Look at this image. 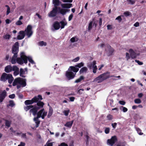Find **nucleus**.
Wrapping results in <instances>:
<instances>
[{"instance_id": "nucleus-25", "label": "nucleus", "mask_w": 146, "mask_h": 146, "mask_svg": "<svg viewBox=\"0 0 146 146\" xmlns=\"http://www.w3.org/2000/svg\"><path fill=\"white\" fill-rule=\"evenodd\" d=\"M37 105L38 106V107H37V108H39V109H40V108H42L43 107V106L44 105V104L43 102L40 101L38 102V101L37 103Z\"/></svg>"}, {"instance_id": "nucleus-13", "label": "nucleus", "mask_w": 146, "mask_h": 146, "mask_svg": "<svg viewBox=\"0 0 146 146\" xmlns=\"http://www.w3.org/2000/svg\"><path fill=\"white\" fill-rule=\"evenodd\" d=\"M25 33L24 31H20L19 35L17 36V38L19 40H21L23 39L25 36Z\"/></svg>"}, {"instance_id": "nucleus-63", "label": "nucleus", "mask_w": 146, "mask_h": 146, "mask_svg": "<svg viewBox=\"0 0 146 146\" xmlns=\"http://www.w3.org/2000/svg\"><path fill=\"white\" fill-rule=\"evenodd\" d=\"M119 103L120 104L122 105H124L125 103V102L123 101H119Z\"/></svg>"}, {"instance_id": "nucleus-7", "label": "nucleus", "mask_w": 146, "mask_h": 146, "mask_svg": "<svg viewBox=\"0 0 146 146\" xmlns=\"http://www.w3.org/2000/svg\"><path fill=\"white\" fill-rule=\"evenodd\" d=\"M96 61L94 60L88 66L90 69H92L93 72L94 74H95L96 73L98 69L97 66L96 65Z\"/></svg>"}, {"instance_id": "nucleus-52", "label": "nucleus", "mask_w": 146, "mask_h": 146, "mask_svg": "<svg viewBox=\"0 0 146 146\" xmlns=\"http://www.w3.org/2000/svg\"><path fill=\"white\" fill-rule=\"evenodd\" d=\"M110 50L109 51V53L110 54H111L113 53L114 50V49L113 48H111L110 46Z\"/></svg>"}, {"instance_id": "nucleus-4", "label": "nucleus", "mask_w": 146, "mask_h": 146, "mask_svg": "<svg viewBox=\"0 0 146 146\" xmlns=\"http://www.w3.org/2000/svg\"><path fill=\"white\" fill-rule=\"evenodd\" d=\"M108 73L109 74V73H106L99 75L94 80L93 82L97 83H101L109 78V76L107 75Z\"/></svg>"}, {"instance_id": "nucleus-18", "label": "nucleus", "mask_w": 146, "mask_h": 146, "mask_svg": "<svg viewBox=\"0 0 146 146\" xmlns=\"http://www.w3.org/2000/svg\"><path fill=\"white\" fill-rule=\"evenodd\" d=\"M59 23L61 25H60V27L61 29L64 28L65 26H66L67 25V22L65 19H64L63 21H61Z\"/></svg>"}, {"instance_id": "nucleus-3", "label": "nucleus", "mask_w": 146, "mask_h": 146, "mask_svg": "<svg viewBox=\"0 0 146 146\" xmlns=\"http://www.w3.org/2000/svg\"><path fill=\"white\" fill-rule=\"evenodd\" d=\"M72 4L71 3H63L61 4V6L62 9H61L59 8V12L62 14L64 15L66 14V12H69L70 11V10L68 9H69L72 7Z\"/></svg>"}, {"instance_id": "nucleus-1", "label": "nucleus", "mask_w": 146, "mask_h": 146, "mask_svg": "<svg viewBox=\"0 0 146 146\" xmlns=\"http://www.w3.org/2000/svg\"><path fill=\"white\" fill-rule=\"evenodd\" d=\"M19 44L18 42H16L13 45L12 48V52L14 54L11 60V63L13 64H15L17 62V54L19 50Z\"/></svg>"}, {"instance_id": "nucleus-61", "label": "nucleus", "mask_w": 146, "mask_h": 146, "mask_svg": "<svg viewBox=\"0 0 146 146\" xmlns=\"http://www.w3.org/2000/svg\"><path fill=\"white\" fill-rule=\"evenodd\" d=\"M73 14H71L69 16V17H68V21H70L72 20V17H73Z\"/></svg>"}, {"instance_id": "nucleus-32", "label": "nucleus", "mask_w": 146, "mask_h": 146, "mask_svg": "<svg viewBox=\"0 0 146 146\" xmlns=\"http://www.w3.org/2000/svg\"><path fill=\"white\" fill-rule=\"evenodd\" d=\"M15 104L13 101H10L9 102V104L7 105V107L9 106L13 107L15 106Z\"/></svg>"}, {"instance_id": "nucleus-47", "label": "nucleus", "mask_w": 146, "mask_h": 146, "mask_svg": "<svg viewBox=\"0 0 146 146\" xmlns=\"http://www.w3.org/2000/svg\"><path fill=\"white\" fill-rule=\"evenodd\" d=\"M15 24L17 25H22L23 23L21 21L18 20L16 22Z\"/></svg>"}, {"instance_id": "nucleus-22", "label": "nucleus", "mask_w": 146, "mask_h": 146, "mask_svg": "<svg viewBox=\"0 0 146 146\" xmlns=\"http://www.w3.org/2000/svg\"><path fill=\"white\" fill-rule=\"evenodd\" d=\"M34 102H35L34 98L32 99L31 100H28L25 101V103L26 105L31 104Z\"/></svg>"}, {"instance_id": "nucleus-14", "label": "nucleus", "mask_w": 146, "mask_h": 146, "mask_svg": "<svg viewBox=\"0 0 146 146\" xmlns=\"http://www.w3.org/2000/svg\"><path fill=\"white\" fill-rule=\"evenodd\" d=\"M8 75V74L5 72L3 73L1 77V80L3 82L6 81L7 80Z\"/></svg>"}, {"instance_id": "nucleus-19", "label": "nucleus", "mask_w": 146, "mask_h": 146, "mask_svg": "<svg viewBox=\"0 0 146 146\" xmlns=\"http://www.w3.org/2000/svg\"><path fill=\"white\" fill-rule=\"evenodd\" d=\"M7 80H8V82L9 84H11L14 78L12 74H8Z\"/></svg>"}, {"instance_id": "nucleus-43", "label": "nucleus", "mask_w": 146, "mask_h": 146, "mask_svg": "<svg viewBox=\"0 0 146 146\" xmlns=\"http://www.w3.org/2000/svg\"><path fill=\"white\" fill-rule=\"evenodd\" d=\"M19 70V68L16 66H13L12 67V71H16Z\"/></svg>"}, {"instance_id": "nucleus-11", "label": "nucleus", "mask_w": 146, "mask_h": 146, "mask_svg": "<svg viewBox=\"0 0 146 146\" xmlns=\"http://www.w3.org/2000/svg\"><path fill=\"white\" fill-rule=\"evenodd\" d=\"M57 7H55L52 11L48 14V16L50 17H54L56 16L57 13Z\"/></svg>"}, {"instance_id": "nucleus-33", "label": "nucleus", "mask_w": 146, "mask_h": 146, "mask_svg": "<svg viewBox=\"0 0 146 146\" xmlns=\"http://www.w3.org/2000/svg\"><path fill=\"white\" fill-rule=\"evenodd\" d=\"M46 43L43 41H41L38 42V45L40 46H46Z\"/></svg>"}, {"instance_id": "nucleus-24", "label": "nucleus", "mask_w": 146, "mask_h": 146, "mask_svg": "<svg viewBox=\"0 0 146 146\" xmlns=\"http://www.w3.org/2000/svg\"><path fill=\"white\" fill-rule=\"evenodd\" d=\"M73 121H74L72 120L71 121L67 122L64 125V126L70 128L72 125Z\"/></svg>"}, {"instance_id": "nucleus-36", "label": "nucleus", "mask_w": 146, "mask_h": 146, "mask_svg": "<svg viewBox=\"0 0 146 146\" xmlns=\"http://www.w3.org/2000/svg\"><path fill=\"white\" fill-rule=\"evenodd\" d=\"M50 141L48 140L44 146H52L54 142H50Z\"/></svg>"}, {"instance_id": "nucleus-59", "label": "nucleus", "mask_w": 146, "mask_h": 146, "mask_svg": "<svg viewBox=\"0 0 146 146\" xmlns=\"http://www.w3.org/2000/svg\"><path fill=\"white\" fill-rule=\"evenodd\" d=\"M125 57L127 60H128V59H129L130 58V56H129V54L128 53H126Z\"/></svg>"}, {"instance_id": "nucleus-40", "label": "nucleus", "mask_w": 146, "mask_h": 146, "mask_svg": "<svg viewBox=\"0 0 146 146\" xmlns=\"http://www.w3.org/2000/svg\"><path fill=\"white\" fill-rule=\"evenodd\" d=\"M11 122L10 121L6 120L5 121V125L8 127L10 126Z\"/></svg>"}, {"instance_id": "nucleus-53", "label": "nucleus", "mask_w": 146, "mask_h": 146, "mask_svg": "<svg viewBox=\"0 0 146 146\" xmlns=\"http://www.w3.org/2000/svg\"><path fill=\"white\" fill-rule=\"evenodd\" d=\"M107 28L108 30H111L113 29L112 26L111 25H108L107 26Z\"/></svg>"}, {"instance_id": "nucleus-10", "label": "nucleus", "mask_w": 146, "mask_h": 146, "mask_svg": "<svg viewBox=\"0 0 146 146\" xmlns=\"http://www.w3.org/2000/svg\"><path fill=\"white\" fill-rule=\"evenodd\" d=\"M65 75L66 78L69 80L73 78L75 76V74L70 71V68L68 69V70L66 72Z\"/></svg>"}, {"instance_id": "nucleus-20", "label": "nucleus", "mask_w": 146, "mask_h": 146, "mask_svg": "<svg viewBox=\"0 0 146 146\" xmlns=\"http://www.w3.org/2000/svg\"><path fill=\"white\" fill-rule=\"evenodd\" d=\"M131 57L132 58H134L136 57V55L135 53L132 49H130L129 50Z\"/></svg>"}, {"instance_id": "nucleus-30", "label": "nucleus", "mask_w": 146, "mask_h": 146, "mask_svg": "<svg viewBox=\"0 0 146 146\" xmlns=\"http://www.w3.org/2000/svg\"><path fill=\"white\" fill-rule=\"evenodd\" d=\"M25 74V71L22 68L20 69V76L23 77H25V76L23 75Z\"/></svg>"}, {"instance_id": "nucleus-17", "label": "nucleus", "mask_w": 146, "mask_h": 146, "mask_svg": "<svg viewBox=\"0 0 146 146\" xmlns=\"http://www.w3.org/2000/svg\"><path fill=\"white\" fill-rule=\"evenodd\" d=\"M6 91L4 90L0 95V101L1 102H2L5 98L6 96Z\"/></svg>"}, {"instance_id": "nucleus-21", "label": "nucleus", "mask_w": 146, "mask_h": 146, "mask_svg": "<svg viewBox=\"0 0 146 146\" xmlns=\"http://www.w3.org/2000/svg\"><path fill=\"white\" fill-rule=\"evenodd\" d=\"M88 69L87 67H84L82 68L80 70L79 72L80 74L86 73L87 72Z\"/></svg>"}, {"instance_id": "nucleus-45", "label": "nucleus", "mask_w": 146, "mask_h": 146, "mask_svg": "<svg viewBox=\"0 0 146 146\" xmlns=\"http://www.w3.org/2000/svg\"><path fill=\"white\" fill-rule=\"evenodd\" d=\"M92 23L93 22L92 21L89 23L88 27V29L89 30H90L92 29Z\"/></svg>"}, {"instance_id": "nucleus-9", "label": "nucleus", "mask_w": 146, "mask_h": 146, "mask_svg": "<svg viewBox=\"0 0 146 146\" xmlns=\"http://www.w3.org/2000/svg\"><path fill=\"white\" fill-rule=\"evenodd\" d=\"M117 141V137L116 136H112L110 139L108 140L107 143L108 145L112 146Z\"/></svg>"}, {"instance_id": "nucleus-8", "label": "nucleus", "mask_w": 146, "mask_h": 146, "mask_svg": "<svg viewBox=\"0 0 146 146\" xmlns=\"http://www.w3.org/2000/svg\"><path fill=\"white\" fill-rule=\"evenodd\" d=\"M47 113V112L45 111L44 109H42L37 113V118L41 117L42 119H44V117L46 115Z\"/></svg>"}, {"instance_id": "nucleus-34", "label": "nucleus", "mask_w": 146, "mask_h": 146, "mask_svg": "<svg viewBox=\"0 0 146 146\" xmlns=\"http://www.w3.org/2000/svg\"><path fill=\"white\" fill-rule=\"evenodd\" d=\"M78 38L76 37H73L71 38L70 40L72 42H77L78 40Z\"/></svg>"}, {"instance_id": "nucleus-31", "label": "nucleus", "mask_w": 146, "mask_h": 146, "mask_svg": "<svg viewBox=\"0 0 146 146\" xmlns=\"http://www.w3.org/2000/svg\"><path fill=\"white\" fill-rule=\"evenodd\" d=\"M84 78L83 76H81L79 78L77 79L75 81V83L80 82L82 80H83Z\"/></svg>"}, {"instance_id": "nucleus-46", "label": "nucleus", "mask_w": 146, "mask_h": 146, "mask_svg": "<svg viewBox=\"0 0 146 146\" xmlns=\"http://www.w3.org/2000/svg\"><path fill=\"white\" fill-rule=\"evenodd\" d=\"M127 1L129 4H133L135 3V1L132 0H127Z\"/></svg>"}, {"instance_id": "nucleus-38", "label": "nucleus", "mask_w": 146, "mask_h": 146, "mask_svg": "<svg viewBox=\"0 0 146 146\" xmlns=\"http://www.w3.org/2000/svg\"><path fill=\"white\" fill-rule=\"evenodd\" d=\"M5 7L7 8L6 15H8L10 12V9L9 6L8 5H6Z\"/></svg>"}, {"instance_id": "nucleus-35", "label": "nucleus", "mask_w": 146, "mask_h": 146, "mask_svg": "<svg viewBox=\"0 0 146 146\" xmlns=\"http://www.w3.org/2000/svg\"><path fill=\"white\" fill-rule=\"evenodd\" d=\"M33 107V105H29L28 106L24 107V109L26 111H27L29 109H31V108Z\"/></svg>"}, {"instance_id": "nucleus-56", "label": "nucleus", "mask_w": 146, "mask_h": 146, "mask_svg": "<svg viewBox=\"0 0 146 146\" xmlns=\"http://www.w3.org/2000/svg\"><path fill=\"white\" fill-rule=\"evenodd\" d=\"M123 14L125 16H127L130 15V13L128 11H127L124 12L123 13Z\"/></svg>"}, {"instance_id": "nucleus-42", "label": "nucleus", "mask_w": 146, "mask_h": 146, "mask_svg": "<svg viewBox=\"0 0 146 146\" xmlns=\"http://www.w3.org/2000/svg\"><path fill=\"white\" fill-rule=\"evenodd\" d=\"M136 130L139 135H141L143 134V133L141 132V130L139 128H136Z\"/></svg>"}, {"instance_id": "nucleus-28", "label": "nucleus", "mask_w": 146, "mask_h": 146, "mask_svg": "<svg viewBox=\"0 0 146 146\" xmlns=\"http://www.w3.org/2000/svg\"><path fill=\"white\" fill-rule=\"evenodd\" d=\"M38 118H37V116L36 117H35L34 118V120L35 122V123H36V127H38V125L40 123V121L38 119Z\"/></svg>"}, {"instance_id": "nucleus-26", "label": "nucleus", "mask_w": 146, "mask_h": 146, "mask_svg": "<svg viewBox=\"0 0 146 146\" xmlns=\"http://www.w3.org/2000/svg\"><path fill=\"white\" fill-rule=\"evenodd\" d=\"M33 98L35 102L38 101L39 100H41L42 99L41 96L40 95H38L37 97L35 96Z\"/></svg>"}, {"instance_id": "nucleus-16", "label": "nucleus", "mask_w": 146, "mask_h": 146, "mask_svg": "<svg viewBox=\"0 0 146 146\" xmlns=\"http://www.w3.org/2000/svg\"><path fill=\"white\" fill-rule=\"evenodd\" d=\"M12 71V67L10 65H7L5 67V71L7 73H9Z\"/></svg>"}, {"instance_id": "nucleus-27", "label": "nucleus", "mask_w": 146, "mask_h": 146, "mask_svg": "<svg viewBox=\"0 0 146 146\" xmlns=\"http://www.w3.org/2000/svg\"><path fill=\"white\" fill-rule=\"evenodd\" d=\"M53 113V110L52 108H50L48 114L47 115L48 118H49L52 115Z\"/></svg>"}, {"instance_id": "nucleus-12", "label": "nucleus", "mask_w": 146, "mask_h": 146, "mask_svg": "<svg viewBox=\"0 0 146 146\" xmlns=\"http://www.w3.org/2000/svg\"><path fill=\"white\" fill-rule=\"evenodd\" d=\"M39 109V108H37L36 106L34 107L33 106V107L31 108L29 112L30 113H33L34 115H35L37 111Z\"/></svg>"}, {"instance_id": "nucleus-39", "label": "nucleus", "mask_w": 146, "mask_h": 146, "mask_svg": "<svg viewBox=\"0 0 146 146\" xmlns=\"http://www.w3.org/2000/svg\"><path fill=\"white\" fill-rule=\"evenodd\" d=\"M134 102L135 104H140L141 102V100L139 98H137V99H135L134 100Z\"/></svg>"}, {"instance_id": "nucleus-51", "label": "nucleus", "mask_w": 146, "mask_h": 146, "mask_svg": "<svg viewBox=\"0 0 146 146\" xmlns=\"http://www.w3.org/2000/svg\"><path fill=\"white\" fill-rule=\"evenodd\" d=\"M116 20H117L119 22H120L122 21V19L121 16H119L117 17L116 19Z\"/></svg>"}, {"instance_id": "nucleus-23", "label": "nucleus", "mask_w": 146, "mask_h": 146, "mask_svg": "<svg viewBox=\"0 0 146 146\" xmlns=\"http://www.w3.org/2000/svg\"><path fill=\"white\" fill-rule=\"evenodd\" d=\"M70 69V71H72L74 72H77L79 70V68H77L76 66H71L69 68Z\"/></svg>"}, {"instance_id": "nucleus-48", "label": "nucleus", "mask_w": 146, "mask_h": 146, "mask_svg": "<svg viewBox=\"0 0 146 146\" xmlns=\"http://www.w3.org/2000/svg\"><path fill=\"white\" fill-rule=\"evenodd\" d=\"M107 117L108 119L109 120H111L112 119L113 116L109 114L107 116Z\"/></svg>"}, {"instance_id": "nucleus-44", "label": "nucleus", "mask_w": 146, "mask_h": 146, "mask_svg": "<svg viewBox=\"0 0 146 146\" xmlns=\"http://www.w3.org/2000/svg\"><path fill=\"white\" fill-rule=\"evenodd\" d=\"M84 64L82 62H81L80 63L76 65L75 66L76 67H78L79 68H81L84 66Z\"/></svg>"}, {"instance_id": "nucleus-29", "label": "nucleus", "mask_w": 146, "mask_h": 146, "mask_svg": "<svg viewBox=\"0 0 146 146\" xmlns=\"http://www.w3.org/2000/svg\"><path fill=\"white\" fill-rule=\"evenodd\" d=\"M52 3L55 7H57L59 5L60 1L59 0H53Z\"/></svg>"}, {"instance_id": "nucleus-55", "label": "nucleus", "mask_w": 146, "mask_h": 146, "mask_svg": "<svg viewBox=\"0 0 146 146\" xmlns=\"http://www.w3.org/2000/svg\"><path fill=\"white\" fill-rule=\"evenodd\" d=\"M63 2L71 3L72 2V0H61Z\"/></svg>"}, {"instance_id": "nucleus-54", "label": "nucleus", "mask_w": 146, "mask_h": 146, "mask_svg": "<svg viewBox=\"0 0 146 146\" xmlns=\"http://www.w3.org/2000/svg\"><path fill=\"white\" fill-rule=\"evenodd\" d=\"M79 59H80L79 57H77L76 58H75L72 61L74 62H77L79 60Z\"/></svg>"}, {"instance_id": "nucleus-64", "label": "nucleus", "mask_w": 146, "mask_h": 146, "mask_svg": "<svg viewBox=\"0 0 146 146\" xmlns=\"http://www.w3.org/2000/svg\"><path fill=\"white\" fill-rule=\"evenodd\" d=\"M25 143L21 142L20 144L18 145V146H25Z\"/></svg>"}, {"instance_id": "nucleus-62", "label": "nucleus", "mask_w": 146, "mask_h": 146, "mask_svg": "<svg viewBox=\"0 0 146 146\" xmlns=\"http://www.w3.org/2000/svg\"><path fill=\"white\" fill-rule=\"evenodd\" d=\"M58 146H68V145L64 143H62L60 145H59Z\"/></svg>"}, {"instance_id": "nucleus-41", "label": "nucleus", "mask_w": 146, "mask_h": 146, "mask_svg": "<svg viewBox=\"0 0 146 146\" xmlns=\"http://www.w3.org/2000/svg\"><path fill=\"white\" fill-rule=\"evenodd\" d=\"M69 112H70V110H64L63 111V112L65 116H67L68 115V113H69Z\"/></svg>"}, {"instance_id": "nucleus-2", "label": "nucleus", "mask_w": 146, "mask_h": 146, "mask_svg": "<svg viewBox=\"0 0 146 146\" xmlns=\"http://www.w3.org/2000/svg\"><path fill=\"white\" fill-rule=\"evenodd\" d=\"M13 85V86L17 85V89L21 87H25L26 85V80L20 78H16L14 80Z\"/></svg>"}, {"instance_id": "nucleus-15", "label": "nucleus", "mask_w": 146, "mask_h": 146, "mask_svg": "<svg viewBox=\"0 0 146 146\" xmlns=\"http://www.w3.org/2000/svg\"><path fill=\"white\" fill-rule=\"evenodd\" d=\"M53 26L55 30L59 29L60 27L59 23L57 21H56L54 23Z\"/></svg>"}, {"instance_id": "nucleus-37", "label": "nucleus", "mask_w": 146, "mask_h": 146, "mask_svg": "<svg viewBox=\"0 0 146 146\" xmlns=\"http://www.w3.org/2000/svg\"><path fill=\"white\" fill-rule=\"evenodd\" d=\"M11 35L8 34L4 35L3 36V38L5 39H9Z\"/></svg>"}, {"instance_id": "nucleus-6", "label": "nucleus", "mask_w": 146, "mask_h": 146, "mask_svg": "<svg viewBox=\"0 0 146 146\" xmlns=\"http://www.w3.org/2000/svg\"><path fill=\"white\" fill-rule=\"evenodd\" d=\"M32 28V25H29L25 30V32L28 38H29L33 34Z\"/></svg>"}, {"instance_id": "nucleus-57", "label": "nucleus", "mask_w": 146, "mask_h": 146, "mask_svg": "<svg viewBox=\"0 0 146 146\" xmlns=\"http://www.w3.org/2000/svg\"><path fill=\"white\" fill-rule=\"evenodd\" d=\"M9 97L11 99L14 98L15 97V95L14 94L10 95L9 96Z\"/></svg>"}, {"instance_id": "nucleus-50", "label": "nucleus", "mask_w": 146, "mask_h": 146, "mask_svg": "<svg viewBox=\"0 0 146 146\" xmlns=\"http://www.w3.org/2000/svg\"><path fill=\"white\" fill-rule=\"evenodd\" d=\"M27 59H28L29 61L32 64H33L34 63V62L33 60L30 57H27Z\"/></svg>"}, {"instance_id": "nucleus-58", "label": "nucleus", "mask_w": 146, "mask_h": 146, "mask_svg": "<svg viewBox=\"0 0 146 146\" xmlns=\"http://www.w3.org/2000/svg\"><path fill=\"white\" fill-rule=\"evenodd\" d=\"M19 73V70L14 71L13 73V74L14 76H16L18 75Z\"/></svg>"}, {"instance_id": "nucleus-5", "label": "nucleus", "mask_w": 146, "mask_h": 146, "mask_svg": "<svg viewBox=\"0 0 146 146\" xmlns=\"http://www.w3.org/2000/svg\"><path fill=\"white\" fill-rule=\"evenodd\" d=\"M20 57L17 59V62L20 64H22L24 63L26 64L27 62V57L25 55L23 52H21L20 54Z\"/></svg>"}, {"instance_id": "nucleus-60", "label": "nucleus", "mask_w": 146, "mask_h": 146, "mask_svg": "<svg viewBox=\"0 0 146 146\" xmlns=\"http://www.w3.org/2000/svg\"><path fill=\"white\" fill-rule=\"evenodd\" d=\"M122 110L123 112H125L127 111L128 110L127 108L125 107H122Z\"/></svg>"}, {"instance_id": "nucleus-49", "label": "nucleus", "mask_w": 146, "mask_h": 146, "mask_svg": "<svg viewBox=\"0 0 146 146\" xmlns=\"http://www.w3.org/2000/svg\"><path fill=\"white\" fill-rule=\"evenodd\" d=\"M110 129L108 127H106L105 128V132L106 134H108L109 133L110 131Z\"/></svg>"}]
</instances>
